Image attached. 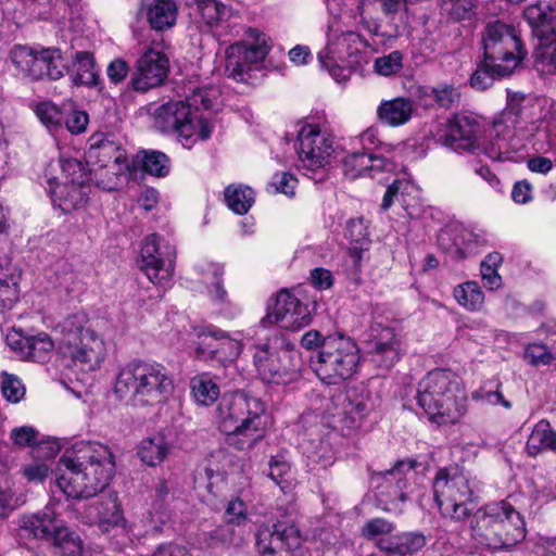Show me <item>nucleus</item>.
Listing matches in <instances>:
<instances>
[{
    "mask_svg": "<svg viewBox=\"0 0 556 556\" xmlns=\"http://www.w3.org/2000/svg\"><path fill=\"white\" fill-rule=\"evenodd\" d=\"M176 250L173 245L161 244L156 233L142 240L140 250V268L155 286L167 288L174 277Z\"/></svg>",
    "mask_w": 556,
    "mask_h": 556,
    "instance_id": "a211bd4d",
    "label": "nucleus"
},
{
    "mask_svg": "<svg viewBox=\"0 0 556 556\" xmlns=\"http://www.w3.org/2000/svg\"><path fill=\"white\" fill-rule=\"evenodd\" d=\"M403 4H405L403 0H359L357 11L363 17L374 12L376 5H379L386 16L393 18Z\"/></svg>",
    "mask_w": 556,
    "mask_h": 556,
    "instance_id": "13d9d810",
    "label": "nucleus"
},
{
    "mask_svg": "<svg viewBox=\"0 0 556 556\" xmlns=\"http://www.w3.org/2000/svg\"><path fill=\"white\" fill-rule=\"evenodd\" d=\"M365 42L361 35L354 31H343L339 27L329 26L326 47L318 53L337 56L341 62L354 58Z\"/></svg>",
    "mask_w": 556,
    "mask_h": 556,
    "instance_id": "473e14b6",
    "label": "nucleus"
},
{
    "mask_svg": "<svg viewBox=\"0 0 556 556\" xmlns=\"http://www.w3.org/2000/svg\"><path fill=\"white\" fill-rule=\"evenodd\" d=\"M34 112L51 134L58 132L63 128L66 104L58 106L51 101H43L35 106Z\"/></svg>",
    "mask_w": 556,
    "mask_h": 556,
    "instance_id": "09e8293b",
    "label": "nucleus"
},
{
    "mask_svg": "<svg viewBox=\"0 0 556 556\" xmlns=\"http://www.w3.org/2000/svg\"><path fill=\"white\" fill-rule=\"evenodd\" d=\"M197 268L201 276V282L206 286L210 298L217 306V313L227 319L238 316L241 312L240 307L228 301L227 292L222 285L223 267L219 264L204 261Z\"/></svg>",
    "mask_w": 556,
    "mask_h": 556,
    "instance_id": "393cba45",
    "label": "nucleus"
},
{
    "mask_svg": "<svg viewBox=\"0 0 556 556\" xmlns=\"http://www.w3.org/2000/svg\"><path fill=\"white\" fill-rule=\"evenodd\" d=\"M103 320L89 318L80 311L68 314L59 325L63 350L73 365L83 371H93L104 362L106 344L101 332Z\"/></svg>",
    "mask_w": 556,
    "mask_h": 556,
    "instance_id": "6e6552de",
    "label": "nucleus"
},
{
    "mask_svg": "<svg viewBox=\"0 0 556 556\" xmlns=\"http://www.w3.org/2000/svg\"><path fill=\"white\" fill-rule=\"evenodd\" d=\"M478 0H442V9L456 21L469 20L476 14Z\"/></svg>",
    "mask_w": 556,
    "mask_h": 556,
    "instance_id": "bf43d9fd",
    "label": "nucleus"
},
{
    "mask_svg": "<svg viewBox=\"0 0 556 556\" xmlns=\"http://www.w3.org/2000/svg\"><path fill=\"white\" fill-rule=\"evenodd\" d=\"M400 199L402 207L409 218H418L422 213L420 189L409 178L395 179L382 199L381 207L387 211L393 204L394 199Z\"/></svg>",
    "mask_w": 556,
    "mask_h": 556,
    "instance_id": "c85d7f7f",
    "label": "nucleus"
},
{
    "mask_svg": "<svg viewBox=\"0 0 556 556\" xmlns=\"http://www.w3.org/2000/svg\"><path fill=\"white\" fill-rule=\"evenodd\" d=\"M441 248L455 257H466L476 248V236L462 225H450L439 233Z\"/></svg>",
    "mask_w": 556,
    "mask_h": 556,
    "instance_id": "72a5a7b5",
    "label": "nucleus"
},
{
    "mask_svg": "<svg viewBox=\"0 0 556 556\" xmlns=\"http://www.w3.org/2000/svg\"><path fill=\"white\" fill-rule=\"evenodd\" d=\"M536 67L548 74H556V43L536 51Z\"/></svg>",
    "mask_w": 556,
    "mask_h": 556,
    "instance_id": "774afa93",
    "label": "nucleus"
},
{
    "mask_svg": "<svg viewBox=\"0 0 556 556\" xmlns=\"http://www.w3.org/2000/svg\"><path fill=\"white\" fill-rule=\"evenodd\" d=\"M523 18L534 37L541 41H549L556 35V8L546 0H539L527 5Z\"/></svg>",
    "mask_w": 556,
    "mask_h": 556,
    "instance_id": "c756f323",
    "label": "nucleus"
},
{
    "mask_svg": "<svg viewBox=\"0 0 556 556\" xmlns=\"http://www.w3.org/2000/svg\"><path fill=\"white\" fill-rule=\"evenodd\" d=\"M214 420L227 443L239 451L255 447L265 439L268 430L265 403L239 392L223 395Z\"/></svg>",
    "mask_w": 556,
    "mask_h": 556,
    "instance_id": "20e7f679",
    "label": "nucleus"
},
{
    "mask_svg": "<svg viewBox=\"0 0 556 556\" xmlns=\"http://www.w3.org/2000/svg\"><path fill=\"white\" fill-rule=\"evenodd\" d=\"M169 519L170 511L166 503H152L146 518L147 529L144 533L162 531Z\"/></svg>",
    "mask_w": 556,
    "mask_h": 556,
    "instance_id": "052dcab7",
    "label": "nucleus"
},
{
    "mask_svg": "<svg viewBox=\"0 0 556 556\" xmlns=\"http://www.w3.org/2000/svg\"><path fill=\"white\" fill-rule=\"evenodd\" d=\"M318 61L323 68L327 70L329 75L337 83H345L351 76V65L353 61L346 59L341 62L337 56L326 53H318Z\"/></svg>",
    "mask_w": 556,
    "mask_h": 556,
    "instance_id": "4d7b16f0",
    "label": "nucleus"
},
{
    "mask_svg": "<svg viewBox=\"0 0 556 556\" xmlns=\"http://www.w3.org/2000/svg\"><path fill=\"white\" fill-rule=\"evenodd\" d=\"M525 361L531 366H547L554 361V356L545 344L531 343L525 348Z\"/></svg>",
    "mask_w": 556,
    "mask_h": 556,
    "instance_id": "0e129e2a",
    "label": "nucleus"
},
{
    "mask_svg": "<svg viewBox=\"0 0 556 556\" xmlns=\"http://www.w3.org/2000/svg\"><path fill=\"white\" fill-rule=\"evenodd\" d=\"M168 72L167 56L159 50L149 48L137 60L136 71L131 77L132 88L144 92L159 87L167 78Z\"/></svg>",
    "mask_w": 556,
    "mask_h": 556,
    "instance_id": "5701e85b",
    "label": "nucleus"
},
{
    "mask_svg": "<svg viewBox=\"0 0 556 556\" xmlns=\"http://www.w3.org/2000/svg\"><path fill=\"white\" fill-rule=\"evenodd\" d=\"M416 400L427 419L437 426L456 425L468 410L464 380L451 369L429 371L418 382Z\"/></svg>",
    "mask_w": 556,
    "mask_h": 556,
    "instance_id": "39448f33",
    "label": "nucleus"
},
{
    "mask_svg": "<svg viewBox=\"0 0 556 556\" xmlns=\"http://www.w3.org/2000/svg\"><path fill=\"white\" fill-rule=\"evenodd\" d=\"M89 115L83 110L66 105V114L63 125L72 135H80L87 130Z\"/></svg>",
    "mask_w": 556,
    "mask_h": 556,
    "instance_id": "e2e57ef3",
    "label": "nucleus"
},
{
    "mask_svg": "<svg viewBox=\"0 0 556 556\" xmlns=\"http://www.w3.org/2000/svg\"><path fill=\"white\" fill-rule=\"evenodd\" d=\"M129 162L130 166H134L135 179L137 178L138 170L156 178H164L168 176L170 172L169 157L165 153L156 150L138 151Z\"/></svg>",
    "mask_w": 556,
    "mask_h": 556,
    "instance_id": "c9c22d12",
    "label": "nucleus"
},
{
    "mask_svg": "<svg viewBox=\"0 0 556 556\" xmlns=\"http://www.w3.org/2000/svg\"><path fill=\"white\" fill-rule=\"evenodd\" d=\"M433 495L443 517L456 521L470 516L475 502V480L458 467L441 468L432 482Z\"/></svg>",
    "mask_w": 556,
    "mask_h": 556,
    "instance_id": "9b49d317",
    "label": "nucleus"
},
{
    "mask_svg": "<svg viewBox=\"0 0 556 556\" xmlns=\"http://www.w3.org/2000/svg\"><path fill=\"white\" fill-rule=\"evenodd\" d=\"M219 336H222V329L214 325L195 326L191 331L179 332L176 343L193 351L199 359L212 361Z\"/></svg>",
    "mask_w": 556,
    "mask_h": 556,
    "instance_id": "cd10ccee",
    "label": "nucleus"
},
{
    "mask_svg": "<svg viewBox=\"0 0 556 556\" xmlns=\"http://www.w3.org/2000/svg\"><path fill=\"white\" fill-rule=\"evenodd\" d=\"M86 156L87 163L85 165L87 167L90 165V168H102L103 166L116 168L130 165L126 151L115 141L101 135L90 137Z\"/></svg>",
    "mask_w": 556,
    "mask_h": 556,
    "instance_id": "bb28decb",
    "label": "nucleus"
},
{
    "mask_svg": "<svg viewBox=\"0 0 556 556\" xmlns=\"http://www.w3.org/2000/svg\"><path fill=\"white\" fill-rule=\"evenodd\" d=\"M20 528L36 539L50 541L58 556H81L84 544L60 518L55 504L49 503L36 514L24 515Z\"/></svg>",
    "mask_w": 556,
    "mask_h": 556,
    "instance_id": "ddd939ff",
    "label": "nucleus"
},
{
    "mask_svg": "<svg viewBox=\"0 0 556 556\" xmlns=\"http://www.w3.org/2000/svg\"><path fill=\"white\" fill-rule=\"evenodd\" d=\"M137 18L144 21L156 33L172 29L178 18V5L175 0H140Z\"/></svg>",
    "mask_w": 556,
    "mask_h": 556,
    "instance_id": "a878e982",
    "label": "nucleus"
},
{
    "mask_svg": "<svg viewBox=\"0 0 556 556\" xmlns=\"http://www.w3.org/2000/svg\"><path fill=\"white\" fill-rule=\"evenodd\" d=\"M173 390V379L164 365L134 359L123 365L116 376L114 393L134 406H153Z\"/></svg>",
    "mask_w": 556,
    "mask_h": 556,
    "instance_id": "0eeeda50",
    "label": "nucleus"
},
{
    "mask_svg": "<svg viewBox=\"0 0 556 556\" xmlns=\"http://www.w3.org/2000/svg\"><path fill=\"white\" fill-rule=\"evenodd\" d=\"M22 271L15 265L0 266V312L10 311L20 299Z\"/></svg>",
    "mask_w": 556,
    "mask_h": 556,
    "instance_id": "58836bf2",
    "label": "nucleus"
},
{
    "mask_svg": "<svg viewBox=\"0 0 556 556\" xmlns=\"http://www.w3.org/2000/svg\"><path fill=\"white\" fill-rule=\"evenodd\" d=\"M359 141L363 149L368 151L367 153H369L372 150H379V156H382L384 160H388V156H393L394 152L402 151L404 148L402 144L393 146L380 141L378 137V129L374 127H370L363 131L359 136Z\"/></svg>",
    "mask_w": 556,
    "mask_h": 556,
    "instance_id": "6e6d98bb",
    "label": "nucleus"
},
{
    "mask_svg": "<svg viewBox=\"0 0 556 556\" xmlns=\"http://www.w3.org/2000/svg\"><path fill=\"white\" fill-rule=\"evenodd\" d=\"M220 97L213 86L195 89L186 100H172L161 105H150L149 112L155 129L175 134L187 149L211 138L215 123L208 113Z\"/></svg>",
    "mask_w": 556,
    "mask_h": 556,
    "instance_id": "7ed1b4c3",
    "label": "nucleus"
},
{
    "mask_svg": "<svg viewBox=\"0 0 556 556\" xmlns=\"http://www.w3.org/2000/svg\"><path fill=\"white\" fill-rule=\"evenodd\" d=\"M414 110V103L408 98L383 100L377 108V117L384 125L399 127L409 122Z\"/></svg>",
    "mask_w": 556,
    "mask_h": 556,
    "instance_id": "e433bc0d",
    "label": "nucleus"
},
{
    "mask_svg": "<svg viewBox=\"0 0 556 556\" xmlns=\"http://www.w3.org/2000/svg\"><path fill=\"white\" fill-rule=\"evenodd\" d=\"M88 176L99 189L114 191L117 189L123 176H126L128 179H135V170L134 166L130 165L116 168L103 166L102 168H88Z\"/></svg>",
    "mask_w": 556,
    "mask_h": 556,
    "instance_id": "37998d69",
    "label": "nucleus"
},
{
    "mask_svg": "<svg viewBox=\"0 0 556 556\" xmlns=\"http://www.w3.org/2000/svg\"><path fill=\"white\" fill-rule=\"evenodd\" d=\"M28 345L29 353L26 354L25 359L34 362L48 361L54 350V342L46 332H38L34 336H30Z\"/></svg>",
    "mask_w": 556,
    "mask_h": 556,
    "instance_id": "5fc2aeb1",
    "label": "nucleus"
},
{
    "mask_svg": "<svg viewBox=\"0 0 556 556\" xmlns=\"http://www.w3.org/2000/svg\"><path fill=\"white\" fill-rule=\"evenodd\" d=\"M81 0H50V10L42 16L43 20H53L58 23L78 18L83 12Z\"/></svg>",
    "mask_w": 556,
    "mask_h": 556,
    "instance_id": "8fccbe9b",
    "label": "nucleus"
},
{
    "mask_svg": "<svg viewBox=\"0 0 556 556\" xmlns=\"http://www.w3.org/2000/svg\"><path fill=\"white\" fill-rule=\"evenodd\" d=\"M201 20L215 36L223 37L231 31L230 21L236 12L218 0H197Z\"/></svg>",
    "mask_w": 556,
    "mask_h": 556,
    "instance_id": "2f4dec72",
    "label": "nucleus"
},
{
    "mask_svg": "<svg viewBox=\"0 0 556 556\" xmlns=\"http://www.w3.org/2000/svg\"><path fill=\"white\" fill-rule=\"evenodd\" d=\"M525 451L531 457H536L546 451L556 453V431L548 420L541 419L532 427Z\"/></svg>",
    "mask_w": 556,
    "mask_h": 556,
    "instance_id": "4c0bfd02",
    "label": "nucleus"
},
{
    "mask_svg": "<svg viewBox=\"0 0 556 556\" xmlns=\"http://www.w3.org/2000/svg\"><path fill=\"white\" fill-rule=\"evenodd\" d=\"M403 66V54L400 51H392L387 55L375 60L374 70L380 76L396 74Z\"/></svg>",
    "mask_w": 556,
    "mask_h": 556,
    "instance_id": "680f3d73",
    "label": "nucleus"
},
{
    "mask_svg": "<svg viewBox=\"0 0 556 556\" xmlns=\"http://www.w3.org/2000/svg\"><path fill=\"white\" fill-rule=\"evenodd\" d=\"M244 336L240 331L232 334L222 330V336L217 339V346L214 351V358L223 366L227 367L236 363L243 350Z\"/></svg>",
    "mask_w": 556,
    "mask_h": 556,
    "instance_id": "79ce46f5",
    "label": "nucleus"
},
{
    "mask_svg": "<svg viewBox=\"0 0 556 556\" xmlns=\"http://www.w3.org/2000/svg\"><path fill=\"white\" fill-rule=\"evenodd\" d=\"M60 175L47 176L48 190L54 207L63 213L84 208L90 197L88 168L76 157L60 156Z\"/></svg>",
    "mask_w": 556,
    "mask_h": 556,
    "instance_id": "9d476101",
    "label": "nucleus"
},
{
    "mask_svg": "<svg viewBox=\"0 0 556 556\" xmlns=\"http://www.w3.org/2000/svg\"><path fill=\"white\" fill-rule=\"evenodd\" d=\"M414 460H399L391 469L371 476V484L377 489V498L383 510L401 511L407 500V481L414 475Z\"/></svg>",
    "mask_w": 556,
    "mask_h": 556,
    "instance_id": "f3484780",
    "label": "nucleus"
},
{
    "mask_svg": "<svg viewBox=\"0 0 556 556\" xmlns=\"http://www.w3.org/2000/svg\"><path fill=\"white\" fill-rule=\"evenodd\" d=\"M225 202L233 213L243 215L255 201V193L249 186L229 185L224 191Z\"/></svg>",
    "mask_w": 556,
    "mask_h": 556,
    "instance_id": "49530a36",
    "label": "nucleus"
},
{
    "mask_svg": "<svg viewBox=\"0 0 556 556\" xmlns=\"http://www.w3.org/2000/svg\"><path fill=\"white\" fill-rule=\"evenodd\" d=\"M395 529V526L383 518H372L362 528V536L375 544L382 551L388 552L392 547V539H388Z\"/></svg>",
    "mask_w": 556,
    "mask_h": 556,
    "instance_id": "a18cd8bd",
    "label": "nucleus"
},
{
    "mask_svg": "<svg viewBox=\"0 0 556 556\" xmlns=\"http://www.w3.org/2000/svg\"><path fill=\"white\" fill-rule=\"evenodd\" d=\"M269 477L280 485L283 492L291 486L293 480L292 468L285 455L278 454L270 458Z\"/></svg>",
    "mask_w": 556,
    "mask_h": 556,
    "instance_id": "864d4df0",
    "label": "nucleus"
},
{
    "mask_svg": "<svg viewBox=\"0 0 556 556\" xmlns=\"http://www.w3.org/2000/svg\"><path fill=\"white\" fill-rule=\"evenodd\" d=\"M453 296L462 307L470 312L481 309L484 303V293L476 281H466L456 286Z\"/></svg>",
    "mask_w": 556,
    "mask_h": 556,
    "instance_id": "de8ad7c7",
    "label": "nucleus"
},
{
    "mask_svg": "<svg viewBox=\"0 0 556 556\" xmlns=\"http://www.w3.org/2000/svg\"><path fill=\"white\" fill-rule=\"evenodd\" d=\"M368 412L369 407L364 399H349L343 407L341 422L346 430H356L361 427Z\"/></svg>",
    "mask_w": 556,
    "mask_h": 556,
    "instance_id": "603ef678",
    "label": "nucleus"
},
{
    "mask_svg": "<svg viewBox=\"0 0 556 556\" xmlns=\"http://www.w3.org/2000/svg\"><path fill=\"white\" fill-rule=\"evenodd\" d=\"M99 528L108 533L116 549H124L128 544L134 543V538L139 539L140 532H135L123 517L118 497L115 493L108 496L99 510Z\"/></svg>",
    "mask_w": 556,
    "mask_h": 556,
    "instance_id": "4be33fe9",
    "label": "nucleus"
},
{
    "mask_svg": "<svg viewBox=\"0 0 556 556\" xmlns=\"http://www.w3.org/2000/svg\"><path fill=\"white\" fill-rule=\"evenodd\" d=\"M427 544V539L419 531L404 532L392 538V547L388 553L402 556L413 555L421 551Z\"/></svg>",
    "mask_w": 556,
    "mask_h": 556,
    "instance_id": "3c124183",
    "label": "nucleus"
},
{
    "mask_svg": "<svg viewBox=\"0 0 556 556\" xmlns=\"http://www.w3.org/2000/svg\"><path fill=\"white\" fill-rule=\"evenodd\" d=\"M71 72L75 85L93 86L98 81V71L93 55L90 52L79 51L73 56Z\"/></svg>",
    "mask_w": 556,
    "mask_h": 556,
    "instance_id": "c03bdc74",
    "label": "nucleus"
},
{
    "mask_svg": "<svg viewBox=\"0 0 556 556\" xmlns=\"http://www.w3.org/2000/svg\"><path fill=\"white\" fill-rule=\"evenodd\" d=\"M225 520L227 523L233 526H241L248 520L247 505L240 496L229 501L225 510Z\"/></svg>",
    "mask_w": 556,
    "mask_h": 556,
    "instance_id": "338daca9",
    "label": "nucleus"
},
{
    "mask_svg": "<svg viewBox=\"0 0 556 556\" xmlns=\"http://www.w3.org/2000/svg\"><path fill=\"white\" fill-rule=\"evenodd\" d=\"M271 323L282 329L296 331L312 321V309L309 304L302 303L294 294L287 290L276 295L273 307L268 311L262 323Z\"/></svg>",
    "mask_w": 556,
    "mask_h": 556,
    "instance_id": "412c9836",
    "label": "nucleus"
},
{
    "mask_svg": "<svg viewBox=\"0 0 556 556\" xmlns=\"http://www.w3.org/2000/svg\"><path fill=\"white\" fill-rule=\"evenodd\" d=\"M482 41L485 63L500 77L511 76L527 59L528 51L520 29L513 24L501 21L489 23Z\"/></svg>",
    "mask_w": 556,
    "mask_h": 556,
    "instance_id": "1a4fd4ad",
    "label": "nucleus"
},
{
    "mask_svg": "<svg viewBox=\"0 0 556 556\" xmlns=\"http://www.w3.org/2000/svg\"><path fill=\"white\" fill-rule=\"evenodd\" d=\"M9 60L17 75L39 80L43 77L59 79L68 72V61L58 48H31L16 45L9 53Z\"/></svg>",
    "mask_w": 556,
    "mask_h": 556,
    "instance_id": "2eb2a0df",
    "label": "nucleus"
},
{
    "mask_svg": "<svg viewBox=\"0 0 556 556\" xmlns=\"http://www.w3.org/2000/svg\"><path fill=\"white\" fill-rule=\"evenodd\" d=\"M170 448L166 437L163 433H155L140 441L137 455L144 465L156 467L167 458Z\"/></svg>",
    "mask_w": 556,
    "mask_h": 556,
    "instance_id": "ea45409f",
    "label": "nucleus"
},
{
    "mask_svg": "<svg viewBox=\"0 0 556 556\" xmlns=\"http://www.w3.org/2000/svg\"><path fill=\"white\" fill-rule=\"evenodd\" d=\"M303 460L308 471L318 472L331 467L336 462V453L329 441L324 439L303 440L301 443Z\"/></svg>",
    "mask_w": 556,
    "mask_h": 556,
    "instance_id": "f704fd0d",
    "label": "nucleus"
},
{
    "mask_svg": "<svg viewBox=\"0 0 556 556\" xmlns=\"http://www.w3.org/2000/svg\"><path fill=\"white\" fill-rule=\"evenodd\" d=\"M271 47V40L264 31L253 27L247 28L243 38L230 45L225 51L226 74L236 80H242L244 73L252 65L260 64L266 59Z\"/></svg>",
    "mask_w": 556,
    "mask_h": 556,
    "instance_id": "dca6fc26",
    "label": "nucleus"
},
{
    "mask_svg": "<svg viewBox=\"0 0 556 556\" xmlns=\"http://www.w3.org/2000/svg\"><path fill=\"white\" fill-rule=\"evenodd\" d=\"M394 163L366 152H355L348 155L343 161L344 175L351 179L362 176L376 177L381 172H391L394 169Z\"/></svg>",
    "mask_w": 556,
    "mask_h": 556,
    "instance_id": "7c9ffc66",
    "label": "nucleus"
},
{
    "mask_svg": "<svg viewBox=\"0 0 556 556\" xmlns=\"http://www.w3.org/2000/svg\"><path fill=\"white\" fill-rule=\"evenodd\" d=\"M333 153L331 138L317 124H305L298 134V155L302 166L316 169L325 166Z\"/></svg>",
    "mask_w": 556,
    "mask_h": 556,
    "instance_id": "aec40b11",
    "label": "nucleus"
},
{
    "mask_svg": "<svg viewBox=\"0 0 556 556\" xmlns=\"http://www.w3.org/2000/svg\"><path fill=\"white\" fill-rule=\"evenodd\" d=\"M253 362L265 383L290 387L301 379V356L289 343L279 349H274L269 344L256 346Z\"/></svg>",
    "mask_w": 556,
    "mask_h": 556,
    "instance_id": "4468645a",
    "label": "nucleus"
},
{
    "mask_svg": "<svg viewBox=\"0 0 556 556\" xmlns=\"http://www.w3.org/2000/svg\"><path fill=\"white\" fill-rule=\"evenodd\" d=\"M401 350V337L393 328L380 325L371 327L367 353L377 366L387 369L392 367L400 359Z\"/></svg>",
    "mask_w": 556,
    "mask_h": 556,
    "instance_id": "b1692460",
    "label": "nucleus"
},
{
    "mask_svg": "<svg viewBox=\"0 0 556 556\" xmlns=\"http://www.w3.org/2000/svg\"><path fill=\"white\" fill-rule=\"evenodd\" d=\"M273 528L257 529L255 546L261 556H303L302 536L294 525L278 522Z\"/></svg>",
    "mask_w": 556,
    "mask_h": 556,
    "instance_id": "6ab92c4d",
    "label": "nucleus"
},
{
    "mask_svg": "<svg viewBox=\"0 0 556 556\" xmlns=\"http://www.w3.org/2000/svg\"><path fill=\"white\" fill-rule=\"evenodd\" d=\"M1 390L3 396L12 403L20 402L25 395V388L22 381L8 372H2Z\"/></svg>",
    "mask_w": 556,
    "mask_h": 556,
    "instance_id": "69168bd1",
    "label": "nucleus"
},
{
    "mask_svg": "<svg viewBox=\"0 0 556 556\" xmlns=\"http://www.w3.org/2000/svg\"><path fill=\"white\" fill-rule=\"evenodd\" d=\"M359 361V349L351 338L329 336L323 341L317 357L312 359V367L321 382L339 384L357 371Z\"/></svg>",
    "mask_w": 556,
    "mask_h": 556,
    "instance_id": "f8f14e48",
    "label": "nucleus"
},
{
    "mask_svg": "<svg viewBox=\"0 0 556 556\" xmlns=\"http://www.w3.org/2000/svg\"><path fill=\"white\" fill-rule=\"evenodd\" d=\"M115 472L109 446L80 441L66 450L55 468L58 488L70 498H88L106 489Z\"/></svg>",
    "mask_w": 556,
    "mask_h": 556,
    "instance_id": "f03ea898",
    "label": "nucleus"
},
{
    "mask_svg": "<svg viewBox=\"0 0 556 556\" xmlns=\"http://www.w3.org/2000/svg\"><path fill=\"white\" fill-rule=\"evenodd\" d=\"M546 101L530 93L507 90L506 104L494 116L490 136L496 142L484 143V128L473 116L458 113L438 131V141L458 153L482 152L492 161L519 163L530 148L538 150L534 138L544 131Z\"/></svg>",
    "mask_w": 556,
    "mask_h": 556,
    "instance_id": "f257e3e1",
    "label": "nucleus"
},
{
    "mask_svg": "<svg viewBox=\"0 0 556 556\" xmlns=\"http://www.w3.org/2000/svg\"><path fill=\"white\" fill-rule=\"evenodd\" d=\"M469 532L478 548L496 552L520 543L526 538V523L510 503L493 502L472 514Z\"/></svg>",
    "mask_w": 556,
    "mask_h": 556,
    "instance_id": "423d86ee",
    "label": "nucleus"
},
{
    "mask_svg": "<svg viewBox=\"0 0 556 556\" xmlns=\"http://www.w3.org/2000/svg\"><path fill=\"white\" fill-rule=\"evenodd\" d=\"M190 393L197 405L207 407L218 400L220 388L214 377L202 372L191 378Z\"/></svg>",
    "mask_w": 556,
    "mask_h": 556,
    "instance_id": "a19ab883",
    "label": "nucleus"
}]
</instances>
